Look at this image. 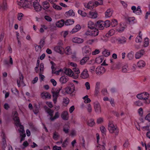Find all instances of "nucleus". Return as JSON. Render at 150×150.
<instances>
[{"label": "nucleus", "instance_id": "obj_1", "mask_svg": "<svg viewBox=\"0 0 150 150\" xmlns=\"http://www.w3.org/2000/svg\"><path fill=\"white\" fill-rule=\"evenodd\" d=\"M13 120L15 121L16 126L17 127L19 128L18 129V131L20 133V136L21 137V142L25 139V137L26 136L25 131L24 129L23 126L21 124L19 118L18 117V113L16 111H14L13 113Z\"/></svg>", "mask_w": 150, "mask_h": 150}, {"label": "nucleus", "instance_id": "obj_2", "mask_svg": "<svg viewBox=\"0 0 150 150\" xmlns=\"http://www.w3.org/2000/svg\"><path fill=\"white\" fill-rule=\"evenodd\" d=\"M108 129L110 133H114L116 135L119 132L118 129L117 127L115 126L112 122H110L109 123Z\"/></svg>", "mask_w": 150, "mask_h": 150}, {"label": "nucleus", "instance_id": "obj_3", "mask_svg": "<svg viewBox=\"0 0 150 150\" xmlns=\"http://www.w3.org/2000/svg\"><path fill=\"white\" fill-rule=\"evenodd\" d=\"M17 4L21 7L24 8H30L32 7V4L30 0V1H28L26 0H21Z\"/></svg>", "mask_w": 150, "mask_h": 150}, {"label": "nucleus", "instance_id": "obj_4", "mask_svg": "<svg viewBox=\"0 0 150 150\" xmlns=\"http://www.w3.org/2000/svg\"><path fill=\"white\" fill-rule=\"evenodd\" d=\"M98 30L95 28L88 30L85 34L87 35L95 37L97 36L98 35Z\"/></svg>", "mask_w": 150, "mask_h": 150}, {"label": "nucleus", "instance_id": "obj_5", "mask_svg": "<svg viewBox=\"0 0 150 150\" xmlns=\"http://www.w3.org/2000/svg\"><path fill=\"white\" fill-rule=\"evenodd\" d=\"M35 10L36 11H39L42 9V7L39 5L38 2L40 0H30Z\"/></svg>", "mask_w": 150, "mask_h": 150}, {"label": "nucleus", "instance_id": "obj_6", "mask_svg": "<svg viewBox=\"0 0 150 150\" xmlns=\"http://www.w3.org/2000/svg\"><path fill=\"white\" fill-rule=\"evenodd\" d=\"M61 90V88L55 89L52 91L53 98V101L54 103H56L58 97L59 96V92Z\"/></svg>", "mask_w": 150, "mask_h": 150}, {"label": "nucleus", "instance_id": "obj_7", "mask_svg": "<svg viewBox=\"0 0 150 150\" xmlns=\"http://www.w3.org/2000/svg\"><path fill=\"white\" fill-rule=\"evenodd\" d=\"M94 107L95 112L98 114L101 112V108L100 105L98 102H95L94 103Z\"/></svg>", "mask_w": 150, "mask_h": 150}, {"label": "nucleus", "instance_id": "obj_8", "mask_svg": "<svg viewBox=\"0 0 150 150\" xmlns=\"http://www.w3.org/2000/svg\"><path fill=\"white\" fill-rule=\"evenodd\" d=\"M19 79L17 80V83L18 87L21 86H24L25 84L23 81V76L22 74L20 75Z\"/></svg>", "mask_w": 150, "mask_h": 150}, {"label": "nucleus", "instance_id": "obj_9", "mask_svg": "<svg viewBox=\"0 0 150 150\" xmlns=\"http://www.w3.org/2000/svg\"><path fill=\"white\" fill-rule=\"evenodd\" d=\"M7 8L6 0H0V10H4Z\"/></svg>", "mask_w": 150, "mask_h": 150}, {"label": "nucleus", "instance_id": "obj_10", "mask_svg": "<svg viewBox=\"0 0 150 150\" xmlns=\"http://www.w3.org/2000/svg\"><path fill=\"white\" fill-rule=\"evenodd\" d=\"M105 69L103 67H98L96 69V73L97 74L100 75L105 72Z\"/></svg>", "mask_w": 150, "mask_h": 150}, {"label": "nucleus", "instance_id": "obj_11", "mask_svg": "<svg viewBox=\"0 0 150 150\" xmlns=\"http://www.w3.org/2000/svg\"><path fill=\"white\" fill-rule=\"evenodd\" d=\"M80 77L83 79H86L89 77V74L86 69H84L81 73Z\"/></svg>", "mask_w": 150, "mask_h": 150}, {"label": "nucleus", "instance_id": "obj_12", "mask_svg": "<svg viewBox=\"0 0 150 150\" xmlns=\"http://www.w3.org/2000/svg\"><path fill=\"white\" fill-rule=\"evenodd\" d=\"M64 73L67 75L74 78V73L73 71L70 69L65 68L64 69Z\"/></svg>", "mask_w": 150, "mask_h": 150}, {"label": "nucleus", "instance_id": "obj_13", "mask_svg": "<svg viewBox=\"0 0 150 150\" xmlns=\"http://www.w3.org/2000/svg\"><path fill=\"white\" fill-rule=\"evenodd\" d=\"M61 117L64 120H68L69 118V115L68 112L66 111H63L61 114Z\"/></svg>", "mask_w": 150, "mask_h": 150}, {"label": "nucleus", "instance_id": "obj_14", "mask_svg": "<svg viewBox=\"0 0 150 150\" xmlns=\"http://www.w3.org/2000/svg\"><path fill=\"white\" fill-rule=\"evenodd\" d=\"M85 8L91 9H93L94 7V2L91 1L88 3L84 4Z\"/></svg>", "mask_w": 150, "mask_h": 150}, {"label": "nucleus", "instance_id": "obj_15", "mask_svg": "<svg viewBox=\"0 0 150 150\" xmlns=\"http://www.w3.org/2000/svg\"><path fill=\"white\" fill-rule=\"evenodd\" d=\"M72 41L73 42L78 44L82 43L84 40L82 38L78 37H74L72 39Z\"/></svg>", "mask_w": 150, "mask_h": 150}, {"label": "nucleus", "instance_id": "obj_16", "mask_svg": "<svg viewBox=\"0 0 150 150\" xmlns=\"http://www.w3.org/2000/svg\"><path fill=\"white\" fill-rule=\"evenodd\" d=\"M41 97L43 99L50 98L51 97V95L48 92L46 91H44L41 93Z\"/></svg>", "mask_w": 150, "mask_h": 150}, {"label": "nucleus", "instance_id": "obj_17", "mask_svg": "<svg viewBox=\"0 0 150 150\" xmlns=\"http://www.w3.org/2000/svg\"><path fill=\"white\" fill-rule=\"evenodd\" d=\"M69 78L67 76H63L60 77L59 81L62 84H65L68 81Z\"/></svg>", "mask_w": 150, "mask_h": 150}, {"label": "nucleus", "instance_id": "obj_18", "mask_svg": "<svg viewBox=\"0 0 150 150\" xmlns=\"http://www.w3.org/2000/svg\"><path fill=\"white\" fill-rule=\"evenodd\" d=\"M125 25L123 23H120L116 28V30L119 32H122L125 29Z\"/></svg>", "mask_w": 150, "mask_h": 150}, {"label": "nucleus", "instance_id": "obj_19", "mask_svg": "<svg viewBox=\"0 0 150 150\" xmlns=\"http://www.w3.org/2000/svg\"><path fill=\"white\" fill-rule=\"evenodd\" d=\"M104 22L102 21H98L96 25L98 26L99 29L100 30H103L104 28Z\"/></svg>", "mask_w": 150, "mask_h": 150}, {"label": "nucleus", "instance_id": "obj_20", "mask_svg": "<svg viewBox=\"0 0 150 150\" xmlns=\"http://www.w3.org/2000/svg\"><path fill=\"white\" fill-rule=\"evenodd\" d=\"M83 50L84 52L87 54H89L91 53V49L89 46H85L83 48Z\"/></svg>", "mask_w": 150, "mask_h": 150}, {"label": "nucleus", "instance_id": "obj_21", "mask_svg": "<svg viewBox=\"0 0 150 150\" xmlns=\"http://www.w3.org/2000/svg\"><path fill=\"white\" fill-rule=\"evenodd\" d=\"M4 64L7 65L8 67H10L13 64V60L12 58L11 57H10L9 62L7 60H5L4 61Z\"/></svg>", "mask_w": 150, "mask_h": 150}, {"label": "nucleus", "instance_id": "obj_22", "mask_svg": "<svg viewBox=\"0 0 150 150\" xmlns=\"http://www.w3.org/2000/svg\"><path fill=\"white\" fill-rule=\"evenodd\" d=\"M97 15L98 13L96 12L91 11L87 16L91 18H95L97 17Z\"/></svg>", "mask_w": 150, "mask_h": 150}, {"label": "nucleus", "instance_id": "obj_23", "mask_svg": "<svg viewBox=\"0 0 150 150\" xmlns=\"http://www.w3.org/2000/svg\"><path fill=\"white\" fill-rule=\"evenodd\" d=\"M64 24V21L63 19L58 21L56 23V26L58 28H61L63 27Z\"/></svg>", "mask_w": 150, "mask_h": 150}, {"label": "nucleus", "instance_id": "obj_24", "mask_svg": "<svg viewBox=\"0 0 150 150\" xmlns=\"http://www.w3.org/2000/svg\"><path fill=\"white\" fill-rule=\"evenodd\" d=\"M54 50L61 54H63V49L62 47L60 46H56L54 47Z\"/></svg>", "mask_w": 150, "mask_h": 150}, {"label": "nucleus", "instance_id": "obj_25", "mask_svg": "<svg viewBox=\"0 0 150 150\" xmlns=\"http://www.w3.org/2000/svg\"><path fill=\"white\" fill-rule=\"evenodd\" d=\"M96 23L92 21H90L88 23V27L90 29L95 28Z\"/></svg>", "mask_w": 150, "mask_h": 150}, {"label": "nucleus", "instance_id": "obj_26", "mask_svg": "<svg viewBox=\"0 0 150 150\" xmlns=\"http://www.w3.org/2000/svg\"><path fill=\"white\" fill-rule=\"evenodd\" d=\"M42 5L43 6V9L44 10L48 9L50 6L49 2L47 1H43L42 3Z\"/></svg>", "mask_w": 150, "mask_h": 150}, {"label": "nucleus", "instance_id": "obj_27", "mask_svg": "<svg viewBox=\"0 0 150 150\" xmlns=\"http://www.w3.org/2000/svg\"><path fill=\"white\" fill-rule=\"evenodd\" d=\"M65 15L66 17L73 16H74V13L72 10H70L65 13Z\"/></svg>", "mask_w": 150, "mask_h": 150}, {"label": "nucleus", "instance_id": "obj_28", "mask_svg": "<svg viewBox=\"0 0 150 150\" xmlns=\"http://www.w3.org/2000/svg\"><path fill=\"white\" fill-rule=\"evenodd\" d=\"M45 109L46 112L48 114L50 117L53 116L54 112V111L53 110H51L47 107L45 108Z\"/></svg>", "mask_w": 150, "mask_h": 150}, {"label": "nucleus", "instance_id": "obj_29", "mask_svg": "<svg viewBox=\"0 0 150 150\" xmlns=\"http://www.w3.org/2000/svg\"><path fill=\"white\" fill-rule=\"evenodd\" d=\"M112 10L110 9H108L105 13V16L106 18L110 17L112 14Z\"/></svg>", "mask_w": 150, "mask_h": 150}, {"label": "nucleus", "instance_id": "obj_30", "mask_svg": "<svg viewBox=\"0 0 150 150\" xmlns=\"http://www.w3.org/2000/svg\"><path fill=\"white\" fill-rule=\"evenodd\" d=\"M144 53V51L142 50L137 52L135 54V58L136 59H139L143 55Z\"/></svg>", "mask_w": 150, "mask_h": 150}, {"label": "nucleus", "instance_id": "obj_31", "mask_svg": "<svg viewBox=\"0 0 150 150\" xmlns=\"http://www.w3.org/2000/svg\"><path fill=\"white\" fill-rule=\"evenodd\" d=\"M81 27L79 25H76L74 28L71 32V33H74L77 31H78L81 28Z\"/></svg>", "mask_w": 150, "mask_h": 150}, {"label": "nucleus", "instance_id": "obj_32", "mask_svg": "<svg viewBox=\"0 0 150 150\" xmlns=\"http://www.w3.org/2000/svg\"><path fill=\"white\" fill-rule=\"evenodd\" d=\"M73 70L76 74V75L74 74V78H77L78 77V74L80 73L79 69L77 67H75L73 69Z\"/></svg>", "mask_w": 150, "mask_h": 150}, {"label": "nucleus", "instance_id": "obj_33", "mask_svg": "<svg viewBox=\"0 0 150 150\" xmlns=\"http://www.w3.org/2000/svg\"><path fill=\"white\" fill-rule=\"evenodd\" d=\"M87 124L90 127H92L95 125V122L93 119H89L87 122Z\"/></svg>", "mask_w": 150, "mask_h": 150}, {"label": "nucleus", "instance_id": "obj_34", "mask_svg": "<svg viewBox=\"0 0 150 150\" xmlns=\"http://www.w3.org/2000/svg\"><path fill=\"white\" fill-rule=\"evenodd\" d=\"M74 22V20L71 19H67L64 21L65 25L67 26L73 24Z\"/></svg>", "mask_w": 150, "mask_h": 150}, {"label": "nucleus", "instance_id": "obj_35", "mask_svg": "<svg viewBox=\"0 0 150 150\" xmlns=\"http://www.w3.org/2000/svg\"><path fill=\"white\" fill-rule=\"evenodd\" d=\"M59 114L58 112H56L55 113L54 115V117L52 116L50 117V119L52 121H54L56 119L59 118Z\"/></svg>", "mask_w": 150, "mask_h": 150}, {"label": "nucleus", "instance_id": "obj_36", "mask_svg": "<svg viewBox=\"0 0 150 150\" xmlns=\"http://www.w3.org/2000/svg\"><path fill=\"white\" fill-rule=\"evenodd\" d=\"M65 53L67 55H70L71 53V50L70 47L68 46L67 47L64 49Z\"/></svg>", "mask_w": 150, "mask_h": 150}, {"label": "nucleus", "instance_id": "obj_37", "mask_svg": "<svg viewBox=\"0 0 150 150\" xmlns=\"http://www.w3.org/2000/svg\"><path fill=\"white\" fill-rule=\"evenodd\" d=\"M142 99L145 100L148 99L149 97V94L147 92H144L142 93Z\"/></svg>", "mask_w": 150, "mask_h": 150}, {"label": "nucleus", "instance_id": "obj_38", "mask_svg": "<svg viewBox=\"0 0 150 150\" xmlns=\"http://www.w3.org/2000/svg\"><path fill=\"white\" fill-rule=\"evenodd\" d=\"M59 137L60 135L57 132H53V138L55 140H57Z\"/></svg>", "mask_w": 150, "mask_h": 150}, {"label": "nucleus", "instance_id": "obj_39", "mask_svg": "<svg viewBox=\"0 0 150 150\" xmlns=\"http://www.w3.org/2000/svg\"><path fill=\"white\" fill-rule=\"evenodd\" d=\"M117 40L120 43L124 44L126 42V39L123 37H121L118 38Z\"/></svg>", "mask_w": 150, "mask_h": 150}, {"label": "nucleus", "instance_id": "obj_40", "mask_svg": "<svg viewBox=\"0 0 150 150\" xmlns=\"http://www.w3.org/2000/svg\"><path fill=\"white\" fill-rule=\"evenodd\" d=\"M89 59L88 57H83L81 60L80 64L81 65H84Z\"/></svg>", "mask_w": 150, "mask_h": 150}, {"label": "nucleus", "instance_id": "obj_41", "mask_svg": "<svg viewBox=\"0 0 150 150\" xmlns=\"http://www.w3.org/2000/svg\"><path fill=\"white\" fill-rule=\"evenodd\" d=\"M73 87L72 88L69 87H67L65 88L66 92L68 94H71L74 91Z\"/></svg>", "mask_w": 150, "mask_h": 150}, {"label": "nucleus", "instance_id": "obj_42", "mask_svg": "<svg viewBox=\"0 0 150 150\" xmlns=\"http://www.w3.org/2000/svg\"><path fill=\"white\" fill-rule=\"evenodd\" d=\"M103 145L99 144L97 146V150H105V143H103Z\"/></svg>", "mask_w": 150, "mask_h": 150}, {"label": "nucleus", "instance_id": "obj_43", "mask_svg": "<svg viewBox=\"0 0 150 150\" xmlns=\"http://www.w3.org/2000/svg\"><path fill=\"white\" fill-rule=\"evenodd\" d=\"M145 64V63L143 61L141 60L138 62L137 66L138 67L140 68L144 67Z\"/></svg>", "mask_w": 150, "mask_h": 150}, {"label": "nucleus", "instance_id": "obj_44", "mask_svg": "<svg viewBox=\"0 0 150 150\" xmlns=\"http://www.w3.org/2000/svg\"><path fill=\"white\" fill-rule=\"evenodd\" d=\"M140 33L141 32H140L139 33V35L138 36L136 39L135 41L137 42H141L142 40Z\"/></svg>", "mask_w": 150, "mask_h": 150}, {"label": "nucleus", "instance_id": "obj_45", "mask_svg": "<svg viewBox=\"0 0 150 150\" xmlns=\"http://www.w3.org/2000/svg\"><path fill=\"white\" fill-rule=\"evenodd\" d=\"M103 59V57H99L96 58V62L98 64H100L102 62Z\"/></svg>", "mask_w": 150, "mask_h": 150}, {"label": "nucleus", "instance_id": "obj_46", "mask_svg": "<svg viewBox=\"0 0 150 150\" xmlns=\"http://www.w3.org/2000/svg\"><path fill=\"white\" fill-rule=\"evenodd\" d=\"M83 99L85 100L84 103H89L91 101V100L88 98V96L86 95L83 97Z\"/></svg>", "mask_w": 150, "mask_h": 150}, {"label": "nucleus", "instance_id": "obj_47", "mask_svg": "<svg viewBox=\"0 0 150 150\" xmlns=\"http://www.w3.org/2000/svg\"><path fill=\"white\" fill-rule=\"evenodd\" d=\"M102 54L105 57H107L110 55V52L108 50H105L102 52Z\"/></svg>", "mask_w": 150, "mask_h": 150}, {"label": "nucleus", "instance_id": "obj_48", "mask_svg": "<svg viewBox=\"0 0 150 150\" xmlns=\"http://www.w3.org/2000/svg\"><path fill=\"white\" fill-rule=\"evenodd\" d=\"M97 39H94L89 40L86 41V43L88 45H91L94 42H97Z\"/></svg>", "mask_w": 150, "mask_h": 150}, {"label": "nucleus", "instance_id": "obj_49", "mask_svg": "<svg viewBox=\"0 0 150 150\" xmlns=\"http://www.w3.org/2000/svg\"><path fill=\"white\" fill-rule=\"evenodd\" d=\"M78 13L83 17H85L87 15V14L85 12L81 10H79L78 11Z\"/></svg>", "mask_w": 150, "mask_h": 150}, {"label": "nucleus", "instance_id": "obj_50", "mask_svg": "<svg viewBox=\"0 0 150 150\" xmlns=\"http://www.w3.org/2000/svg\"><path fill=\"white\" fill-rule=\"evenodd\" d=\"M134 105L135 106H140L142 105V103L140 101L138 100L134 102Z\"/></svg>", "mask_w": 150, "mask_h": 150}, {"label": "nucleus", "instance_id": "obj_51", "mask_svg": "<svg viewBox=\"0 0 150 150\" xmlns=\"http://www.w3.org/2000/svg\"><path fill=\"white\" fill-rule=\"evenodd\" d=\"M69 99L67 98H65L63 99V104L64 106H66L69 103Z\"/></svg>", "mask_w": 150, "mask_h": 150}, {"label": "nucleus", "instance_id": "obj_52", "mask_svg": "<svg viewBox=\"0 0 150 150\" xmlns=\"http://www.w3.org/2000/svg\"><path fill=\"white\" fill-rule=\"evenodd\" d=\"M94 6H96L98 5H101L103 4L102 0H98V1H96L94 2Z\"/></svg>", "mask_w": 150, "mask_h": 150}, {"label": "nucleus", "instance_id": "obj_53", "mask_svg": "<svg viewBox=\"0 0 150 150\" xmlns=\"http://www.w3.org/2000/svg\"><path fill=\"white\" fill-rule=\"evenodd\" d=\"M134 52L132 51L129 52L127 54V57L130 59H132L133 57Z\"/></svg>", "mask_w": 150, "mask_h": 150}, {"label": "nucleus", "instance_id": "obj_54", "mask_svg": "<svg viewBox=\"0 0 150 150\" xmlns=\"http://www.w3.org/2000/svg\"><path fill=\"white\" fill-rule=\"evenodd\" d=\"M117 24V21L116 19L112 20L111 23V25L112 27L115 26Z\"/></svg>", "mask_w": 150, "mask_h": 150}, {"label": "nucleus", "instance_id": "obj_55", "mask_svg": "<svg viewBox=\"0 0 150 150\" xmlns=\"http://www.w3.org/2000/svg\"><path fill=\"white\" fill-rule=\"evenodd\" d=\"M104 25L105 26L106 28L110 26L111 24V22L109 20H107L104 22Z\"/></svg>", "mask_w": 150, "mask_h": 150}, {"label": "nucleus", "instance_id": "obj_56", "mask_svg": "<svg viewBox=\"0 0 150 150\" xmlns=\"http://www.w3.org/2000/svg\"><path fill=\"white\" fill-rule=\"evenodd\" d=\"M149 40L148 38H145L144 39V46L145 47H147L149 44Z\"/></svg>", "mask_w": 150, "mask_h": 150}, {"label": "nucleus", "instance_id": "obj_57", "mask_svg": "<svg viewBox=\"0 0 150 150\" xmlns=\"http://www.w3.org/2000/svg\"><path fill=\"white\" fill-rule=\"evenodd\" d=\"M69 126L66 125L64 126L63 128V130L66 133H67L69 132Z\"/></svg>", "mask_w": 150, "mask_h": 150}, {"label": "nucleus", "instance_id": "obj_58", "mask_svg": "<svg viewBox=\"0 0 150 150\" xmlns=\"http://www.w3.org/2000/svg\"><path fill=\"white\" fill-rule=\"evenodd\" d=\"M52 6L54 8L57 10H61L62 8L60 6L57 5L55 4H54Z\"/></svg>", "mask_w": 150, "mask_h": 150}, {"label": "nucleus", "instance_id": "obj_59", "mask_svg": "<svg viewBox=\"0 0 150 150\" xmlns=\"http://www.w3.org/2000/svg\"><path fill=\"white\" fill-rule=\"evenodd\" d=\"M85 86L86 87V89L87 90H89L90 88V84L89 82H86L85 83Z\"/></svg>", "mask_w": 150, "mask_h": 150}, {"label": "nucleus", "instance_id": "obj_60", "mask_svg": "<svg viewBox=\"0 0 150 150\" xmlns=\"http://www.w3.org/2000/svg\"><path fill=\"white\" fill-rule=\"evenodd\" d=\"M62 69H61L58 70L56 71H54L53 72H52V73L55 74L57 75H58L59 74V73L62 72Z\"/></svg>", "mask_w": 150, "mask_h": 150}, {"label": "nucleus", "instance_id": "obj_61", "mask_svg": "<svg viewBox=\"0 0 150 150\" xmlns=\"http://www.w3.org/2000/svg\"><path fill=\"white\" fill-rule=\"evenodd\" d=\"M100 51L98 49H96L92 52V54L93 55H96L100 53Z\"/></svg>", "mask_w": 150, "mask_h": 150}, {"label": "nucleus", "instance_id": "obj_62", "mask_svg": "<svg viewBox=\"0 0 150 150\" xmlns=\"http://www.w3.org/2000/svg\"><path fill=\"white\" fill-rule=\"evenodd\" d=\"M87 109L89 112H91L92 110V108L91 105L90 104L88 105Z\"/></svg>", "mask_w": 150, "mask_h": 150}, {"label": "nucleus", "instance_id": "obj_63", "mask_svg": "<svg viewBox=\"0 0 150 150\" xmlns=\"http://www.w3.org/2000/svg\"><path fill=\"white\" fill-rule=\"evenodd\" d=\"M45 19L47 21L50 22L52 20V18L49 16H45L44 17Z\"/></svg>", "mask_w": 150, "mask_h": 150}, {"label": "nucleus", "instance_id": "obj_64", "mask_svg": "<svg viewBox=\"0 0 150 150\" xmlns=\"http://www.w3.org/2000/svg\"><path fill=\"white\" fill-rule=\"evenodd\" d=\"M53 149L54 150H61L62 148L61 146H58L55 145L53 146Z\"/></svg>", "mask_w": 150, "mask_h": 150}]
</instances>
